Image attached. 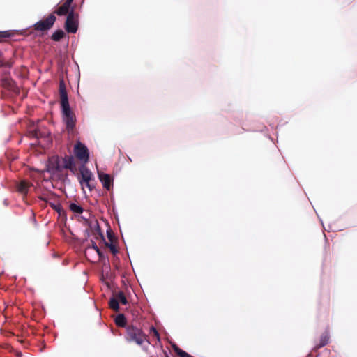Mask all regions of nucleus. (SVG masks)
Returning a JSON list of instances; mask_svg holds the SVG:
<instances>
[{
  "label": "nucleus",
  "instance_id": "bb28decb",
  "mask_svg": "<svg viewBox=\"0 0 357 357\" xmlns=\"http://www.w3.org/2000/svg\"><path fill=\"white\" fill-rule=\"evenodd\" d=\"M137 343L138 344H141L142 342H143V340L142 338H139L137 340Z\"/></svg>",
  "mask_w": 357,
  "mask_h": 357
},
{
  "label": "nucleus",
  "instance_id": "9b49d317",
  "mask_svg": "<svg viewBox=\"0 0 357 357\" xmlns=\"http://www.w3.org/2000/svg\"><path fill=\"white\" fill-rule=\"evenodd\" d=\"M59 94H60V102L61 104H65L68 102V93L66 89V84L64 81L60 80L59 82Z\"/></svg>",
  "mask_w": 357,
  "mask_h": 357
},
{
  "label": "nucleus",
  "instance_id": "dca6fc26",
  "mask_svg": "<svg viewBox=\"0 0 357 357\" xmlns=\"http://www.w3.org/2000/svg\"><path fill=\"white\" fill-rule=\"evenodd\" d=\"M65 36V33L63 30H56L51 36L52 40L54 41L61 40Z\"/></svg>",
  "mask_w": 357,
  "mask_h": 357
},
{
  "label": "nucleus",
  "instance_id": "f3484780",
  "mask_svg": "<svg viewBox=\"0 0 357 357\" xmlns=\"http://www.w3.org/2000/svg\"><path fill=\"white\" fill-rule=\"evenodd\" d=\"M69 208L71 211L75 213L81 214L83 213V208L81 206H79L75 203H71L69 206Z\"/></svg>",
  "mask_w": 357,
  "mask_h": 357
},
{
  "label": "nucleus",
  "instance_id": "393cba45",
  "mask_svg": "<svg viewBox=\"0 0 357 357\" xmlns=\"http://www.w3.org/2000/svg\"><path fill=\"white\" fill-rule=\"evenodd\" d=\"M152 331H153V333H154V335H155V336L158 337V332L156 331V330H155V329H154V328H153V329H152Z\"/></svg>",
  "mask_w": 357,
  "mask_h": 357
},
{
  "label": "nucleus",
  "instance_id": "6ab92c4d",
  "mask_svg": "<svg viewBox=\"0 0 357 357\" xmlns=\"http://www.w3.org/2000/svg\"><path fill=\"white\" fill-rule=\"evenodd\" d=\"M105 245L109 248V250L112 252V254L115 255L118 252L117 248L112 243H105Z\"/></svg>",
  "mask_w": 357,
  "mask_h": 357
},
{
  "label": "nucleus",
  "instance_id": "ddd939ff",
  "mask_svg": "<svg viewBox=\"0 0 357 357\" xmlns=\"http://www.w3.org/2000/svg\"><path fill=\"white\" fill-rule=\"evenodd\" d=\"M92 180V174L88 169H83L81 171V179L79 181L80 184L84 187V183L91 182Z\"/></svg>",
  "mask_w": 357,
  "mask_h": 357
},
{
  "label": "nucleus",
  "instance_id": "39448f33",
  "mask_svg": "<svg viewBox=\"0 0 357 357\" xmlns=\"http://www.w3.org/2000/svg\"><path fill=\"white\" fill-rule=\"evenodd\" d=\"M55 21L56 17L54 13H52L46 18H44L33 24V30L40 32H46L53 26Z\"/></svg>",
  "mask_w": 357,
  "mask_h": 357
},
{
  "label": "nucleus",
  "instance_id": "1a4fd4ad",
  "mask_svg": "<svg viewBox=\"0 0 357 357\" xmlns=\"http://www.w3.org/2000/svg\"><path fill=\"white\" fill-rule=\"evenodd\" d=\"M16 35H18V33L15 31H0V43H9L11 40H17L15 38Z\"/></svg>",
  "mask_w": 357,
  "mask_h": 357
},
{
  "label": "nucleus",
  "instance_id": "9d476101",
  "mask_svg": "<svg viewBox=\"0 0 357 357\" xmlns=\"http://www.w3.org/2000/svg\"><path fill=\"white\" fill-rule=\"evenodd\" d=\"M73 1V0H66V1L54 11V14L56 13L59 16L68 15L70 12V8Z\"/></svg>",
  "mask_w": 357,
  "mask_h": 357
},
{
  "label": "nucleus",
  "instance_id": "0eeeda50",
  "mask_svg": "<svg viewBox=\"0 0 357 357\" xmlns=\"http://www.w3.org/2000/svg\"><path fill=\"white\" fill-rule=\"evenodd\" d=\"M54 195H43L40 197V199L41 200L45 201L47 203H49L50 206L54 209L56 211H57L59 214H61V211H63L62 206L59 202H51V199L53 198Z\"/></svg>",
  "mask_w": 357,
  "mask_h": 357
},
{
  "label": "nucleus",
  "instance_id": "4468645a",
  "mask_svg": "<svg viewBox=\"0 0 357 357\" xmlns=\"http://www.w3.org/2000/svg\"><path fill=\"white\" fill-rule=\"evenodd\" d=\"M90 229L92 231L93 235L96 236V238H98V236H100L102 239L104 238L101 232L100 227L97 220H93V228Z\"/></svg>",
  "mask_w": 357,
  "mask_h": 357
},
{
  "label": "nucleus",
  "instance_id": "6e6552de",
  "mask_svg": "<svg viewBox=\"0 0 357 357\" xmlns=\"http://www.w3.org/2000/svg\"><path fill=\"white\" fill-rule=\"evenodd\" d=\"M98 177L100 181H101L103 187L107 190H110L113 187V179L112 176L108 174L100 173L98 172Z\"/></svg>",
  "mask_w": 357,
  "mask_h": 357
},
{
  "label": "nucleus",
  "instance_id": "a211bd4d",
  "mask_svg": "<svg viewBox=\"0 0 357 357\" xmlns=\"http://www.w3.org/2000/svg\"><path fill=\"white\" fill-rule=\"evenodd\" d=\"M92 248L96 250V252H97V254L98 255V257H99V260L100 261H103L105 259V256H104V254L102 253V252L100 250V248L98 247V245H96V243L95 242H92Z\"/></svg>",
  "mask_w": 357,
  "mask_h": 357
},
{
  "label": "nucleus",
  "instance_id": "2eb2a0df",
  "mask_svg": "<svg viewBox=\"0 0 357 357\" xmlns=\"http://www.w3.org/2000/svg\"><path fill=\"white\" fill-rule=\"evenodd\" d=\"M113 319L119 326H124L126 325V321L123 314H116L113 316Z\"/></svg>",
  "mask_w": 357,
  "mask_h": 357
},
{
  "label": "nucleus",
  "instance_id": "aec40b11",
  "mask_svg": "<svg viewBox=\"0 0 357 357\" xmlns=\"http://www.w3.org/2000/svg\"><path fill=\"white\" fill-rule=\"evenodd\" d=\"M82 219L84 220V223L85 225H86L89 229H92L93 228V220L91 221V220H89V219L82 216L81 217Z\"/></svg>",
  "mask_w": 357,
  "mask_h": 357
},
{
  "label": "nucleus",
  "instance_id": "7ed1b4c3",
  "mask_svg": "<svg viewBox=\"0 0 357 357\" xmlns=\"http://www.w3.org/2000/svg\"><path fill=\"white\" fill-rule=\"evenodd\" d=\"M63 114V121L66 123V129L68 132H72L75 127L76 117L73 112L70 109L69 102L61 104Z\"/></svg>",
  "mask_w": 357,
  "mask_h": 357
},
{
  "label": "nucleus",
  "instance_id": "f03ea898",
  "mask_svg": "<svg viewBox=\"0 0 357 357\" xmlns=\"http://www.w3.org/2000/svg\"><path fill=\"white\" fill-rule=\"evenodd\" d=\"M105 281V287L107 289V294L108 296V305L110 309L113 310H118L119 305L120 303L123 305L127 304V298L122 291H119L116 294H114L113 296H111V292L109 291V282L110 279L106 278L103 279Z\"/></svg>",
  "mask_w": 357,
  "mask_h": 357
},
{
  "label": "nucleus",
  "instance_id": "f257e3e1",
  "mask_svg": "<svg viewBox=\"0 0 357 357\" xmlns=\"http://www.w3.org/2000/svg\"><path fill=\"white\" fill-rule=\"evenodd\" d=\"M63 169H68L73 172L76 170L75 160L73 156H66L59 159L58 157L52 158L50 160L47 172L50 173L60 172Z\"/></svg>",
  "mask_w": 357,
  "mask_h": 357
},
{
  "label": "nucleus",
  "instance_id": "a878e982",
  "mask_svg": "<svg viewBox=\"0 0 357 357\" xmlns=\"http://www.w3.org/2000/svg\"><path fill=\"white\" fill-rule=\"evenodd\" d=\"M108 238L109 239L112 241V234L108 232Z\"/></svg>",
  "mask_w": 357,
  "mask_h": 357
},
{
  "label": "nucleus",
  "instance_id": "f8f14e48",
  "mask_svg": "<svg viewBox=\"0 0 357 357\" xmlns=\"http://www.w3.org/2000/svg\"><path fill=\"white\" fill-rule=\"evenodd\" d=\"M31 185H32L29 182H28L25 180H22L17 184L16 189L18 192L21 193L22 195H25L27 194V192L29 191V188Z\"/></svg>",
  "mask_w": 357,
  "mask_h": 357
},
{
  "label": "nucleus",
  "instance_id": "423d86ee",
  "mask_svg": "<svg viewBox=\"0 0 357 357\" xmlns=\"http://www.w3.org/2000/svg\"><path fill=\"white\" fill-rule=\"evenodd\" d=\"M76 157L81 160L87 161L89 160V151L87 148L82 144L78 143L75 147Z\"/></svg>",
  "mask_w": 357,
  "mask_h": 357
},
{
  "label": "nucleus",
  "instance_id": "5701e85b",
  "mask_svg": "<svg viewBox=\"0 0 357 357\" xmlns=\"http://www.w3.org/2000/svg\"><path fill=\"white\" fill-rule=\"evenodd\" d=\"M84 186L87 187L90 190H92V189L94 188V186L91 183V182L84 183Z\"/></svg>",
  "mask_w": 357,
  "mask_h": 357
},
{
  "label": "nucleus",
  "instance_id": "4be33fe9",
  "mask_svg": "<svg viewBox=\"0 0 357 357\" xmlns=\"http://www.w3.org/2000/svg\"><path fill=\"white\" fill-rule=\"evenodd\" d=\"M6 66V63L3 59L2 53L0 52V67Z\"/></svg>",
  "mask_w": 357,
  "mask_h": 357
},
{
  "label": "nucleus",
  "instance_id": "20e7f679",
  "mask_svg": "<svg viewBox=\"0 0 357 357\" xmlns=\"http://www.w3.org/2000/svg\"><path fill=\"white\" fill-rule=\"evenodd\" d=\"M78 17L77 13H75L74 9L72 8L68 13L65 22V29L68 33H75L78 29Z\"/></svg>",
  "mask_w": 357,
  "mask_h": 357
},
{
  "label": "nucleus",
  "instance_id": "412c9836",
  "mask_svg": "<svg viewBox=\"0 0 357 357\" xmlns=\"http://www.w3.org/2000/svg\"><path fill=\"white\" fill-rule=\"evenodd\" d=\"M31 135L33 137H36V138L41 137V135L38 130H35L33 132H31Z\"/></svg>",
  "mask_w": 357,
  "mask_h": 357
},
{
  "label": "nucleus",
  "instance_id": "b1692460",
  "mask_svg": "<svg viewBox=\"0 0 357 357\" xmlns=\"http://www.w3.org/2000/svg\"><path fill=\"white\" fill-rule=\"evenodd\" d=\"M181 357H190V355H188L187 353L184 351H181L178 353Z\"/></svg>",
  "mask_w": 357,
  "mask_h": 357
}]
</instances>
